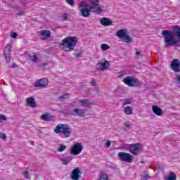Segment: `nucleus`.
I'll return each instance as SVG.
<instances>
[{
  "mask_svg": "<svg viewBox=\"0 0 180 180\" xmlns=\"http://www.w3.org/2000/svg\"><path fill=\"white\" fill-rule=\"evenodd\" d=\"M89 9L90 11H93L94 13H97V15H99L101 12H103V7L101 6L99 2H91Z\"/></svg>",
  "mask_w": 180,
  "mask_h": 180,
  "instance_id": "obj_10",
  "label": "nucleus"
},
{
  "mask_svg": "<svg viewBox=\"0 0 180 180\" xmlns=\"http://www.w3.org/2000/svg\"><path fill=\"white\" fill-rule=\"evenodd\" d=\"M123 82L125 83L126 85H128V86H131V87H137L139 85H141V84L139 81V79H136L131 76H128L124 78Z\"/></svg>",
  "mask_w": 180,
  "mask_h": 180,
  "instance_id": "obj_6",
  "label": "nucleus"
},
{
  "mask_svg": "<svg viewBox=\"0 0 180 180\" xmlns=\"http://www.w3.org/2000/svg\"><path fill=\"white\" fill-rule=\"evenodd\" d=\"M66 149H67V146L64 145H60L58 149V151H59V153H63V151H64V150H66Z\"/></svg>",
  "mask_w": 180,
  "mask_h": 180,
  "instance_id": "obj_30",
  "label": "nucleus"
},
{
  "mask_svg": "<svg viewBox=\"0 0 180 180\" xmlns=\"http://www.w3.org/2000/svg\"><path fill=\"white\" fill-rule=\"evenodd\" d=\"M90 85H91V86H96V81H95V79H91Z\"/></svg>",
  "mask_w": 180,
  "mask_h": 180,
  "instance_id": "obj_36",
  "label": "nucleus"
},
{
  "mask_svg": "<svg viewBox=\"0 0 180 180\" xmlns=\"http://www.w3.org/2000/svg\"><path fill=\"white\" fill-rule=\"evenodd\" d=\"M0 139H3V140H5V139H6V135L4 133H0Z\"/></svg>",
  "mask_w": 180,
  "mask_h": 180,
  "instance_id": "obj_38",
  "label": "nucleus"
},
{
  "mask_svg": "<svg viewBox=\"0 0 180 180\" xmlns=\"http://www.w3.org/2000/svg\"><path fill=\"white\" fill-rule=\"evenodd\" d=\"M18 16H23L25 15V11H19L18 13H17Z\"/></svg>",
  "mask_w": 180,
  "mask_h": 180,
  "instance_id": "obj_39",
  "label": "nucleus"
},
{
  "mask_svg": "<svg viewBox=\"0 0 180 180\" xmlns=\"http://www.w3.org/2000/svg\"><path fill=\"white\" fill-rule=\"evenodd\" d=\"M80 13L83 18H89L91 16V9L89 5L86 4L84 1H82L79 4Z\"/></svg>",
  "mask_w": 180,
  "mask_h": 180,
  "instance_id": "obj_8",
  "label": "nucleus"
},
{
  "mask_svg": "<svg viewBox=\"0 0 180 180\" xmlns=\"http://www.w3.org/2000/svg\"><path fill=\"white\" fill-rule=\"evenodd\" d=\"M82 148V144H81V143L79 142H77L72 146L70 150V154H72V155H78L81 154Z\"/></svg>",
  "mask_w": 180,
  "mask_h": 180,
  "instance_id": "obj_11",
  "label": "nucleus"
},
{
  "mask_svg": "<svg viewBox=\"0 0 180 180\" xmlns=\"http://www.w3.org/2000/svg\"><path fill=\"white\" fill-rule=\"evenodd\" d=\"M26 102L31 108H36L37 106L36 101L33 97L27 98Z\"/></svg>",
  "mask_w": 180,
  "mask_h": 180,
  "instance_id": "obj_23",
  "label": "nucleus"
},
{
  "mask_svg": "<svg viewBox=\"0 0 180 180\" xmlns=\"http://www.w3.org/2000/svg\"><path fill=\"white\" fill-rule=\"evenodd\" d=\"M29 60H30V61H32V63H37V60H39V58L37 57V55H36V53H32V55L29 56Z\"/></svg>",
  "mask_w": 180,
  "mask_h": 180,
  "instance_id": "obj_26",
  "label": "nucleus"
},
{
  "mask_svg": "<svg viewBox=\"0 0 180 180\" xmlns=\"http://www.w3.org/2000/svg\"><path fill=\"white\" fill-rule=\"evenodd\" d=\"M112 146V142L110 141H108L105 143V147H110Z\"/></svg>",
  "mask_w": 180,
  "mask_h": 180,
  "instance_id": "obj_42",
  "label": "nucleus"
},
{
  "mask_svg": "<svg viewBox=\"0 0 180 180\" xmlns=\"http://www.w3.org/2000/svg\"><path fill=\"white\" fill-rule=\"evenodd\" d=\"M127 150L133 155H139L140 152L143 151V145L141 143L127 145Z\"/></svg>",
  "mask_w": 180,
  "mask_h": 180,
  "instance_id": "obj_4",
  "label": "nucleus"
},
{
  "mask_svg": "<svg viewBox=\"0 0 180 180\" xmlns=\"http://www.w3.org/2000/svg\"><path fill=\"white\" fill-rule=\"evenodd\" d=\"M54 133L56 134H63L66 139L71 137L72 134V128L66 124H59L53 129Z\"/></svg>",
  "mask_w": 180,
  "mask_h": 180,
  "instance_id": "obj_3",
  "label": "nucleus"
},
{
  "mask_svg": "<svg viewBox=\"0 0 180 180\" xmlns=\"http://www.w3.org/2000/svg\"><path fill=\"white\" fill-rule=\"evenodd\" d=\"M124 112L128 115H133V108L131 106H127L124 108Z\"/></svg>",
  "mask_w": 180,
  "mask_h": 180,
  "instance_id": "obj_27",
  "label": "nucleus"
},
{
  "mask_svg": "<svg viewBox=\"0 0 180 180\" xmlns=\"http://www.w3.org/2000/svg\"><path fill=\"white\" fill-rule=\"evenodd\" d=\"M110 47L108 46V44H103L101 45V50H103V51H106V50H109Z\"/></svg>",
  "mask_w": 180,
  "mask_h": 180,
  "instance_id": "obj_31",
  "label": "nucleus"
},
{
  "mask_svg": "<svg viewBox=\"0 0 180 180\" xmlns=\"http://www.w3.org/2000/svg\"><path fill=\"white\" fill-rule=\"evenodd\" d=\"M70 176L73 180H79L81 178V170L78 167L75 168Z\"/></svg>",
  "mask_w": 180,
  "mask_h": 180,
  "instance_id": "obj_15",
  "label": "nucleus"
},
{
  "mask_svg": "<svg viewBox=\"0 0 180 180\" xmlns=\"http://www.w3.org/2000/svg\"><path fill=\"white\" fill-rule=\"evenodd\" d=\"M77 43L78 38H77V37H68L62 40L60 48L63 50V51L68 53L75 49Z\"/></svg>",
  "mask_w": 180,
  "mask_h": 180,
  "instance_id": "obj_2",
  "label": "nucleus"
},
{
  "mask_svg": "<svg viewBox=\"0 0 180 180\" xmlns=\"http://www.w3.org/2000/svg\"><path fill=\"white\" fill-rule=\"evenodd\" d=\"M162 35L165 37V43L166 47L169 46H176L180 41V27L176 25L173 27V31L163 30Z\"/></svg>",
  "mask_w": 180,
  "mask_h": 180,
  "instance_id": "obj_1",
  "label": "nucleus"
},
{
  "mask_svg": "<svg viewBox=\"0 0 180 180\" xmlns=\"http://www.w3.org/2000/svg\"><path fill=\"white\" fill-rule=\"evenodd\" d=\"M149 178H150V176H148V175H146V176H143V179H145V180H147Z\"/></svg>",
  "mask_w": 180,
  "mask_h": 180,
  "instance_id": "obj_47",
  "label": "nucleus"
},
{
  "mask_svg": "<svg viewBox=\"0 0 180 180\" xmlns=\"http://www.w3.org/2000/svg\"><path fill=\"white\" fill-rule=\"evenodd\" d=\"M116 36L122 39L125 43H131V37L129 36V32L126 29L119 30L116 32Z\"/></svg>",
  "mask_w": 180,
  "mask_h": 180,
  "instance_id": "obj_5",
  "label": "nucleus"
},
{
  "mask_svg": "<svg viewBox=\"0 0 180 180\" xmlns=\"http://www.w3.org/2000/svg\"><path fill=\"white\" fill-rule=\"evenodd\" d=\"M61 161L63 165H68V164H70V162L72 161V158H71L70 156H67L66 158L61 159Z\"/></svg>",
  "mask_w": 180,
  "mask_h": 180,
  "instance_id": "obj_25",
  "label": "nucleus"
},
{
  "mask_svg": "<svg viewBox=\"0 0 180 180\" xmlns=\"http://www.w3.org/2000/svg\"><path fill=\"white\" fill-rule=\"evenodd\" d=\"M24 178H25V179H29L30 178V175L29 174L28 171H25L24 172Z\"/></svg>",
  "mask_w": 180,
  "mask_h": 180,
  "instance_id": "obj_34",
  "label": "nucleus"
},
{
  "mask_svg": "<svg viewBox=\"0 0 180 180\" xmlns=\"http://www.w3.org/2000/svg\"><path fill=\"white\" fill-rule=\"evenodd\" d=\"M39 34L42 37V40H47L50 39L51 32L49 30H41L39 32Z\"/></svg>",
  "mask_w": 180,
  "mask_h": 180,
  "instance_id": "obj_18",
  "label": "nucleus"
},
{
  "mask_svg": "<svg viewBox=\"0 0 180 180\" xmlns=\"http://www.w3.org/2000/svg\"><path fill=\"white\" fill-rule=\"evenodd\" d=\"M16 67H18V65H17L15 63H13V64L11 65V68H16Z\"/></svg>",
  "mask_w": 180,
  "mask_h": 180,
  "instance_id": "obj_45",
  "label": "nucleus"
},
{
  "mask_svg": "<svg viewBox=\"0 0 180 180\" xmlns=\"http://www.w3.org/2000/svg\"><path fill=\"white\" fill-rule=\"evenodd\" d=\"M41 119L44 122H51L54 120V117L53 115H50L49 114H44L41 115Z\"/></svg>",
  "mask_w": 180,
  "mask_h": 180,
  "instance_id": "obj_21",
  "label": "nucleus"
},
{
  "mask_svg": "<svg viewBox=\"0 0 180 180\" xmlns=\"http://www.w3.org/2000/svg\"><path fill=\"white\" fill-rule=\"evenodd\" d=\"M1 145H0V150H1Z\"/></svg>",
  "mask_w": 180,
  "mask_h": 180,
  "instance_id": "obj_50",
  "label": "nucleus"
},
{
  "mask_svg": "<svg viewBox=\"0 0 180 180\" xmlns=\"http://www.w3.org/2000/svg\"><path fill=\"white\" fill-rule=\"evenodd\" d=\"M124 126H126V127H130V126H131V122L127 121L124 122Z\"/></svg>",
  "mask_w": 180,
  "mask_h": 180,
  "instance_id": "obj_41",
  "label": "nucleus"
},
{
  "mask_svg": "<svg viewBox=\"0 0 180 180\" xmlns=\"http://www.w3.org/2000/svg\"><path fill=\"white\" fill-rule=\"evenodd\" d=\"M110 64L109 63V61L104 60V62H101L100 63L97 64L98 70H100V71H103L105 70H108L109 68Z\"/></svg>",
  "mask_w": 180,
  "mask_h": 180,
  "instance_id": "obj_17",
  "label": "nucleus"
},
{
  "mask_svg": "<svg viewBox=\"0 0 180 180\" xmlns=\"http://www.w3.org/2000/svg\"><path fill=\"white\" fill-rule=\"evenodd\" d=\"M91 2H99V0H91Z\"/></svg>",
  "mask_w": 180,
  "mask_h": 180,
  "instance_id": "obj_48",
  "label": "nucleus"
},
{
  "mask_svg": "<svg viewBox=\"0 0 180 180\" xmlns=\"http://www.w3.org/2000/svg\"><path fill=\"white\" fill-rule=\"evenodd\" d=\"M47 65V63H44V66Z\"/></svg>",
  "mask_w": 180,
  "mask_h": 180,
  "instance_id": "obj_49",
  "label": "nucleus"
},
{
  "mask_svg": "<svg viewBox=\"0 0 180 180\" xmlns=\"http://www.w3.org/2000/svg\"><path fill=\"white\" fill-rule=\"evenodd\" d=\"M82 56V53H79L77 54H76V57L78 58L79 57H81Z\"/></svg>",
  "mask_w": 180,
  "mask_h": 180,
  "instance_id": "obj_46",
  "label": "nucleus"
},
{
  "mask_svg": "<svg viewBox=\"0 0 180 180\" xmlns=\"http://www.w3.org/2000/svg\"><path fill=\"white\" fill-rule=\"evenodd\" d=\"M152 110L153 113H155V115H156L157 116H162V115L164 114L162 109L157 105H152Z\"/></svg>",
  "mask_w": 180,
  "mask_h": 180,
  "instance_id": "obj_20",
  "label": "nucleus"
},
{
  "mask_svg": "<svg viewBox=\"0 0 180 180\" xmlns=\"http://www.w3.org/2000/svg\"><path fill=\"white\" fill-rule=\"evenodd\" d=\"M124 105H131V99L124 100L123 106H124Z\"/></svg>",
  "mask_w": 180,
  "mask_h": 180,
  "instance_id": "obj_32",
  "label": "nucleus"
},
{
  "mask_svg": "<svg viewBox=\"0 0 180 180\" xmlns=\"http://www.w3.org/2000/svg\"><path fill=\"white\" fill-rule=\"evenodd\" d=\"M117 156L119 157L120 161L128 162L129 164H131V162H133V160H134V156L128 153L120 152L117 154Z\"/></svg>",
  "mask_w": 180,
  "mask_h": 180,
  "instance_id": "obj_7",
  "label": "nucleus"
},
{
  "mask_svg": "<svg viewBox=\"0 0 180 180\" xmlns=\"http://www.w3.org/2000/svg\"><path fill=\"white\" fill-rule=\"evenodd\" d=\"M109 176L106 174H102L100 176V180H108Z\"/></svg>",
  "mask_w": 180,
  "mask_h": 180,
  "instance_id": "obj_28",
  "label": "nucleus"
},
{
  "mask_svg": "<svg viewBox=\"0 0 180 180\" xmlns=\"http://www.w3.org/2000/svg\"><path fill=\"white\" fill-rule=\"evenodd\" d=\"M47 85H49V80L47 79H41L35 83L34 86L36 88H46Z\"/></svg>",
  "mask_w": 180,
  "mask_h": 180,
  "instance_id": "obj_13",
  "label": "nucleus"
},
{
  "mask_svg": "<svg viewBox=\"0 0 180 180\" xmlns=\"http://www.w3.org/2000/svg\"><path fill=\"white\" fill-rule=\"evenodd\" d=\"M0 120H6V116L0 114Z\"/></svg>",
  "mask_w": 180,
  "mask_h": 180,
  "instance_id": "obj_43",
  "label": "nucleus"
},
{
  "mask_svg": "<svg viewBox=\"0 0 180 180\" xmlns=\"http://www.w3.org/2000/svg\"><path fill=\"white\" fill-rule=\"evenodd\" d=\"M11 49H12V45L11 44H8L4 49V56L7 63L11 61Z\"/></svg>",
  "mask_w": 180,
  "mask_h": 180,
  "instance_id": "obj_12",
  "label": "nucleus"
},
{
  "mask_svg": "<svg viewBox=\"0 0 180 180\" xmlns=\"http://www.w3.org/2000/svg\"><path fill=\"white\" fill-rule=\"evenodd\" d=\"M86 110H84V109H78V108H75L74 110H72V115H73V116H80V117H85Z\"/></svg>",
  "mask_w": 180,
  "mask_h": 180,
  "instance_id": "obj_16",
  "label": "nucleus"
},
{
  "mask_svg": "<svg viewBox=\"0 0 180 180\" xmlns=\"http://www.w3.org/2000/svg\"><path fill=\"white\" fill-rule=\"evenodd\" d=\"M136 50V56H140L141 57L143 56V54H141V53L139 51H137L138 49H135Z\"/></svg>",
  "mask_w": 180,
  "mask_h": 180,
  "instance_id": "obj_44",
  "label": "nucleus"
},
{
  "mask_svg": "<svg viewBox=\"0 0 180 180\" xmlns=\"http://www.w3.org/2000/svg\"><path fill=\"white\" fill-rule=\"evenodd\" d=\"M172 70L174 72H179L180 71V60L179 59H174L171 63Z\"/></svg>",
  "mask_w": 180,
  "mask_h": 180,
  "instance_id": "obj_14",
  "label": "nucleus"
},
{
  "mask_svg": "<svg viewBox=\"0 0 180 180\" xmlns=\"http://www.w3.org/2000/svg\"><path fill=\"white\" fill-rule=\"evenodd\" d=\"M89 9L90 11H93L94 13H97V15H99L101 12H103V7L101 6L99 2H91Z\"/></svg>",
  "mask_w": 180,
  "mask_h": 180,
  "instance_id": "obj_9",
  "label": "nucleus"
},
{
  "mask_svg": "<svg viewBox=\"0 0 180 180\" xmlns=\"http://www.w3.org/2000/svg\"><path fill=\"white\" fill-rule=\"evenodd\" d=\"M79 106L82 108H90L92 103L89 99H82L78 101Z\"/></svg>",
  "mask_w": 180,
  "mask_h": 180,
  "instance_id": "obj_19",
  "label": "nucleus"
},
{
  "mask_svg": "<svg viewBox=\"0 0 180 180\" xmlns=\"http://www.w3.org/2000/svg\"><path fill=\"white\" fill-rule=\"evenodd\" d=\"M61 18H62V20H63V21L68 20V14L64 13L62 15Z\"/></svg>",
  "mask_w": 180,
  "mask_h": 180,
  "instance_id": "obj_33",
  "label": "nucleus"
},
{
  "mask_svg": "<svg viewBox=\"0 0 180 180\" xmlns=\"http://www.w3.org/2000/svg\"><path fill=\"white\" fill-rule=\"evenodd\" d=\"M100 23L103 25V26H111L112 21L107 18H103L100 19Z\"/></svg>",
  "mask_w": 180,
  "mask_h": 180,
  "instance_id": "obj_22",
  "label": "nucleus"
},
{
  "mask_svg": "<svg viewBox=\"0 0 180 180\" xmlns=\"http://www.w3.org/2000/svg\"><path fill=\"white\" fill-rule=\"evenodd\" d=\"M122 77H124V72H120L118 73V77L122 78Z\"/></svg>",
  "mask_w": 180,
  "mask_h": 180,
  "instance_id": "obj_40",
  "label": "nucleus"
},
{
  "mask_svg": "<svg viewBox=\"0 0 180 180\" xmlns=\"http://www.w3.org/2000/svg\"><path fill=\"white\" fill-rule=\"evenodd\" d=\"M70 98V96L68 94H64L63 96H61L58 98L60 101H65V99H68Z\"/></svg>",
  "mask_w": 180,
  "mask_h": 180,
  "instance_id": "obj_29",
  "label": "nucleus"
},
{
  "mask_svg": "<svg viewBox=\"0 0 180 180\" xmlns=\"http://www.w3.org/2000/svg\"><path fill=\"white\" fill-rule=\"evenodd\" d=\"M165 180H176V174L174 172H170L169 175L165 176Z\"/></svg>",
  "mask_w": 180,
  "mask_h": 180,
  "instance_id": "obj_24",
  "label": "nucleus"
},
{
  "mask_svg": "<svg viewBox=\"0 0 180 180\" xmlns=\"http://www.w3.org/2000/svg\"><path fill=\"white\" fill-rule=\"evenodd\" d=\"M65 1L68 4V5H70V6H74V4H75L74 0H65Z\"/></svg>",
  "mask_w": 180,
  "mask_h": 180,
  "instance_id": "obj_35",
  "label": "nucleus"
},
{
  "mask_svg": "<svg viewBox=\"0 0 180 180\" xmlns=\"http://www.w3.org/2000/svg\"><path fill=\"white\" fill-rule=\"evenodd\" d=\"M11 37L13 39H17V38H18V33H16V32H13V33H11Z\"/></svg>",
  "mask_w": 180,
  "mask_h": 180,
  "instance_id": "obj_37",
  "label": "nucleus"
}]
</instances>
